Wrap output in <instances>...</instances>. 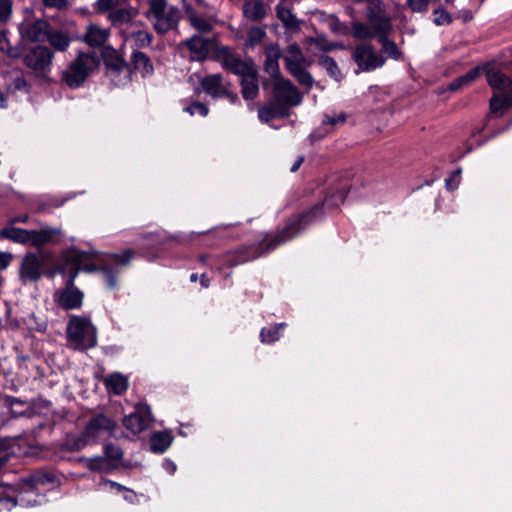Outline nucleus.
I'll return each mask as SVG.
<instances>
[{
	"mask_svg": "<svg viewBox=\"0 0 512 512\" xmlns=\"http://www.w3.org/2000/svg\"><path fill=\"white\" fill-rule=\"evenodd\" d=\"M97 64L95 53L79 52L75 60L63 71L62 80L69 87L77 88L83 84Z\"/></svg>",
	"mask_w": 512,
	"mask_h": 512,
	"instance_id": "6",
	"label": "nucleus"
},
{
	"mask_svg": "<svg viewBox=\"0 0 512 512\" xmlns=\"http://www.w3.org/2000/svg\"><path fill=\"white\" fill-rule=\"evenodd\" d=\"M266 32L260 27H252L247 34V41L249 45L254 46L265 38Z\"/></svg>",
	"mask_w": 512,
	"mask_h": 512,
	"instance_id": "44",
	"label": "nucleus"
},
{
	"mask_svg": "<svg viewBox=\"0 0 512 512\" xmlns=\"http://www.w3.org/2000/svg\"><path fill=\"white\" fill-rule=\"evenodd\" d=\"M109 36V29L95 23H90L86 28L83 40L91 47H101L105 45Z\"/></svg>",
	"mask_w": 512,
	"mask_h": 512,
	"instance_id": "20",
	"label": "nucleus"
},
{
	"mask_svg": "<svg viewBox=\"0 0 512 512\" xmlns=\"http://www.w3.org/2000/svg\"><path fill=\"white\" fill-rule=\"evenodd\" d=\"M0 236L20 244L30 243V230L17 227H6L0 231Z\"/></svg>",
	"mask_w": 512,
	"mask_h": 512,
	"instance_id": "32",
	"label": "nucleus"
},
{
	"mask_svg": "<svg viewBox=\"0 0 512 512\" xmlns=\"http://www.w3.org/2000/svg\"><path fill=\"white\" fill-rule=\"evenodd\" d=\"M433 15H434L433 22L437 26L448 25L452 21L450 14L444 9L434 10Z\"/></svg>",
	"mask_w": 512,
	"mask_h": 512,
	"instance_id": "46",
	"label": "nucleus"
},
{
	"mask_svg": "<svg viewBox=\"0 0 512 512\" xmlns=\"http://www.w3.org/2000/svg\"><path fill=\"white\" fill-rule=\"evenodd\" d=\"M386 35L387 34H380L379 37V41L382 44V52L389 58L398 60L401 57V52L397 45L393 41H390Z\"/></svg>",
	"mask_w": 512,
	"mask_h": 512,
	"instance_id": "37",
	"label": "nucleus"
},
{
	"mask_svg": "<svg viewBox=\"0 0 512 512\" xmlns=\"http://www.w3.org/2000/svg\"><path fill=\"white\" fill-rule=\"evenodd\" d=\"M28 219V216L27 215H24V216H21V217H17L13 220V222H26Z\"/></svg>",
	"mask_w": 512,
	"mask_h": 512,
	"instance_id": "62",
	"label": "nucleus"
},
{
	"mask_svg": "<svg viewBox=\"0 0 512 512\" xmlns=\"http://www.w3.org/2000/svg\"><path fill=\"white\" fill-rule=\"evenodd\" d=\"M12 258L11 253L0 251V270H5L10 265Z\"/></svg>",
	"mask_w": 512,
	"mask_h": 512,
	"instance_id": "53",
	"label": "nucleus"
},
{
	"mask_svg": "<svg viewBox=\"0 0 512 512\" xmlns=\"http://www.w3.org/2000/svg\"><path fill=\"white\" fill-rule=\"evenodd\" d=\"M61 230L52 227H42L39 230H30V243L39 247L47 243H56L59 241Z\"/></svg>",
	"mask_w": 512,
	"mask_h": 512,
	"instance_id": "21",
	"label": "nucleus"
},
{
	"mask_svg": "<svg viewBox=\"0 0 512 512\" xmlns=\"http://www.w3.org/2000/svg\"><path fill=\"white\" fill-rule=\"evenodd\" d=\"M106 453L113 459H119L122 456L121 451L118 448L112 446H106Z\"/></svg>",
	"mask_w": 512,
	"mask_h": 512,
	"instance_id": "57",
	"label": "nucleus"
},
{
	"mask_svg": "<svg viewBox=\"0 0 512 512\" xmlns=\"http://www.w3.org/2000/svg\"><path fill=\"white\" fill-rule=\"evenodd\" d=\"M366 17L376 33L388 34L392 28L390 18L386 16L380 0H367Z\"/></svg>",
	"mask_w": 512,
	"mask_h": 512,
	"instance_id": "12",
	"label": "nucleus"
},
{
	"mask_svg": "<svg viewBox=\"0 0 512 512\" xmlns=\"http://www.w3.org/2000/svg\"><path fill=\"white\" fill-rule=\"evenodd\" d=\"M48 24L45 21L37 20L33 23L22 24L20 32L23 37L33 42H40L47 39L49 33Z\"/></svg>",
	"mask_w": 512,
	"mask_h": 512,
	"instance_id": "19",
	"label": "nucleus"
},
{
	"mask_svg": "<svg viewBox=\"0 0 512 512\" xmlns=\"http://www.w3.org/2000/svg\"><path fill=\"white\" fill-rule=\"evenodd\" d=\"M97 252L95 250L81 251L75 247L64 250L61 254V264L49 276H53L56 272L64 274L70 270V274L66 281V286L59 289L54 294L55 302L65 310L78 309L82 306L83 292L74 286L75 278L79 270L94 271L93 266H88L87 262L95 258Z\"/></svg>",
	"mask_w": 512,
	"mask_h": 512,
	"instance_id": "1",
	"label": "nucleus"
},
{
	"mask_svg": "<svg viewBox=\"0 0 512 512\" xmlns=\"http://www.w3.org/2000/svg\"><path fill=\"white\" fill-rule=\"evenodd\" d=\"M108 18L113 24H123L132 20V14L126 9H116L109 13Z\"/></svg>",
	"mask_w": 512,
	"mask_h": 512,
	"instance_id": "40",
	"label": "nucleus"
},
{
	"mask_svg": "<svg viewBox=\"0 0 512 512\" xmlns=\"http://www.w3.org/2000/svg\"><path fill=\"white\" fill-rule=\"evenodd\" d=\"M10 459V453L7 448L4 446H0V470L5 466V464Z\"/></svg>",
	"mask_w": 512,
	"mask_h": 512,
	"instance_id": "55",
	"label": "nucleus"
},
{
	"mask_svg": "<svg viewBox=\"0 0 512 512\" xmlns=\"http://www.w3.org/2000/svg\"><path fill=\"white\" fill-rule=\"evenodd\" d=\"M308 216L302 215L297 217L293 222L289 223L283 231L275 236L272 240L268 242H263L258 245H252L247 248H243L240 251L239 260L235 262L233 265H237L239 263H243L249 260H253L264 254V252H269L275 249L278 245H281L288 240L294 238L301 230L302 223L306 224V218Z\"/></svg>",
	"mask_w": 512,
	"mask_h": 512,
	"instance_id": "3",
	"label": "nucleus"
},
{
	"mask_svg": "<svg viewBox=\"0 0 512 512\" xmlns=\"http://www.w3.org/2000/svg\"><path fill=\"white\" fill-rule=\"evenodd\" d=\"M127 41H130L132 46L136 48H144L150 46L152 42V35L144 30H139L130 33L126 37Z\"/></svg>",
	"mask_w": 512,
	"mask_h": 512,
	"instance_id": "35",
	"label": "nucleus"
},
{
	"mask_svg": "<svg viewBox=\"0 0 512 512\" xmlns=\"http://www.w3.org/2000/svg\"><path fill=\"white\" fill-rule=\"evenodd\" d=\"M243 13L250 20H261L266 15V7L262 0H245Z\"/></svg>",
	"mask_w": 512,
	"mask_h": 512,
	"instance_id": "27",
	"label": "nucleus"
},
{
	"mask_svg": "<svg viewBox=\"0 0 512 512\" xmlns=\"http://www.w3.org/2000/svg\"><path fill=\"white\" fill-rule=\"evenodd\" d=\"M486 78L495 91L490 99V113L502 115L512 106V80H510L497 66H486Z\"/></svg>",
	"mask_w": 512,
	"mask_h": 512,
	"instance_id": "2",
	"label": "nucleus"
},
{
	"mask_svg": "<svg viewBox=\"0 0 512 512\" xmlns=\"http://www.w3.org/2000/svg\"><path fill=\"white\" fill-rule=\"evenodd\" d=\"M189 22L191 26L199 32L207 33L212 30V24L208 20L197 14H191L189 16Z\"/></svg>",
	"mask_w": 512,
	"mask_h": 512,
	"instance_id": "39",
	"label": "nucleus"
},
{
	"mask_svg": "<svg viewBox=\"0 0 512 512\" xmlns=\"http://www.w3.org/2000/svg\"><path fill=\"white\" fill-rule=\"evenodd\" d=\"M242 95L246 100L254 99L259 92L257 69L241 76Z\"/></svg>",
	"mask_w": 512,
	"mask_h": 512,
	"instance_id": "23",
	"label": "nucleus"
},
{
	"mask_svg": "<svg viewBox=\"0 0 512 512\" xmlns=\"http://www.w3.org/2000/svg\"><path fill=\"white\" fill-rule=\"evenodd\" d=\"M106 63L114 71H122L126 68L125 61L120 57L109 58L106 60Z\"/></svg>",
	"mask_w": 512,
	"mask_h": 512,
	"instance_id": "50",
	"label": "nucleus"
},
{
	"mask_svg": "<svg viewBox=\"0 0 512 512\" xmlns=\"http://www.w3.org/2000/svg\"><path fill=\"white\" fill-rule=\"evenodd\" d=\"M486 66H496L495 64H485L482 67H475L468 71L465 75H462L450 83L449 89L455 91L462 86L472 83L475 79L480 76L481 71L486 73Z\"/></svg>",
	"mask_w": 512,
	"mask_h": 512,
	"instance_id": "31",
	"label": "nucleus"
},
{
	"mask_svg": "<svg viewBox=\"0 0 512 512\" xmlns=\"http://www.w3.org/2000/svg\"><path fill=\"white\" fill-rule=\"evenodd\" d=\"M67 340L75 350H86L97 343V331L90 318L73 315L67 325Z\"/></svg>",
	"mask_w": 512,
	"mask_h": 512,
	"instance_id": "4",
	"label": "nucleus"
},
{
	"mask_svg": "<svg viewBox=\"0 0 512 512\" xmlns=\"http://www.w3.org/2000/svg\"><path fill=\"white\" fill-rule=\"evenodd\" d=\"M431 0H407L406 4L414 13H425Z\"/></svg>",
	"mask_w": 512,
	"mask_h": 512,
	"instance_id": "45",
	"label": "nucleus"
},
{
	"mask_svg": "<svg viewBox=\"0 0 512 512\" xmlns=\"http://www.w3.org/2000/svg\"><path fill=\"white\" fill-rule=\"evenodd\" d=\"M281 56L280 48L277 45H270L265 48V70L271 75L279 72L278 59Z\"/></svg>",
	"mask_w": 512,
	"mask_h": 512,
	"instance_id": "29",
	"label": "nucleus"
},
{
	"mask_svg": "<svg viewBox=\"0 0 512 512\" xmlns=\"http://www.w3.org/2000/svg\"><path fill=\"white\" fill-rule=\"evenodd\" d=\"M152 421L150 407L146 404H138L135 411L123 419L124 427L136 435L147 429Z\"/></svg>",
	"mask_w": 512,
	"mask_h": 512,
	"instance_id": "14",
	"label": "nucleus"
},
{
	"mask_svg": "<svg viewBox=\"0 0 512 512\" xmlns=\"http://www.w3.org/2000/svg\"><path fill=\"white\" fill-rule=\"evenodd\" d=\"M118 3V0H97L96 9L99 12H106L113 7H115Z\"/></svg>",
	"mask_w": 512,
	"mask_h": 512,
	"instance_id": "51",
	"label": "nucleus"
},
{
	"mask_svg": "<svg viewBox=\"0 0 512 512\" xmlns=\"http://www.w3.org/2000/svg\"><path fill=\"white\" fill-rule=\"evenodd\" d=\"M108 392L121 395L128 388V379L120 373H112L104 379Z\"/></svg>",
	"mask_w": 512,
	"mask_h": 512,
	"instance_id": "26",
	"label": "nucleus"
},
{
	"mask_svg": "<svg viewBox=\"0 0 512 512\" xmlns=\"http://www.w3.org/2000/svg\"><path fill=\"white\" fill-rule=\"evenodd\" d=\"M201 285L204 288H207L209 286V279L207 278L206 274L201 275Z\"/></svg>",
	"mask_w": 512,
	"mask_h": 512,
	"instance_id": "61",
	"label": "nucleus"
},
{
	"mask_svg": "<svg viewBox=\"0 0 512 512\" xmlns=\"http://www.w3.org/2000/svg\"><path fill=\"white\" fill-rule=\"evenodd\" d=\"M52 58L53 52L48 47L37 46L26 56L25 61L27 66L40 71L51 64Z\"/></svg>",
	"mask_w": 512,
	"mask_h": 512,
	"instance_id": "18",
	"label": "nucleus"
},
{
	"mask_svg": "<svg viewBox=\"0 0 512 512\" xmlns=\"http://www.w3.org/2000/svg\"><path fill=\"white\" fill-rule=\"evenodd\" d=\"M201 87L204 92L213 98H227L231 103H236L238 100L237 94L228 89L227 84L224 82L221 74H210L203 77L200 81Z\"/></svg>",
	"mask_w": 512,
	"mask_h": 512,
	"instance_id": "13",
	"label": "nucleus"
},
{
	"mask_svg": "<svg viewBox=\"0 0 512 512\" xmlns=\"http://www.w3.org/2000/svg\"><path fill=\"white\" fill-rule=\"evenodd\" d=\"M131 60L134 69L137 72H139L143 77L149 76L153 73V64L150 58L145 53L140 51H134Z\"/></svg>",
	"mask_w": 512,
	"mask_h": 512,
	"instance_id": "28",
	"label": "nucleus"
},
{
	"mask_svg": "<svg viewBox=\"0 0 512 512\" xmlns=\"http://www.w3.org/2000/svg\"><path fill=\"white\" fill-rule=\"evenodd\" d=\"M123 492H124V499L127 502H129L131 504H134L137 502V495L133 490L126 487Z\"/></svg>",
	"mask_w": 512,
	"mask_h": 512,
	"instance_id": "56",
	"label": "nucleus"
},
{
	"mask_svg": "<svg viewBox=\"0 0 512 512\" xmlns=\"http://www.w3.org/2000/svg\"><path fill=\"white\" fill-rule=\"evenodd\" d=\"M49 254L39 253H26L20 263L19 279L23 284L28 282H37L43 274L45 261Z\"/></svg>",
	"mask_w": 512,
	"mask_h": 512,
	"instance_id": "8",
	"label": "nucleus"
},
{
	"mask_svg": "<svg viewBox=\"0 0 512 512\" xmlns=\"http://www.w3.org/2000/svg\"><path fill=\"white\" fill-rule=\"evenodd\" d=\"M198 280V275L196 273L191 274L190 281L196 282Z\"/></svg>",
	"mask_w": 512,
	"mask_h": 512,
	"instance_id": "64",
	"label": "nucleus"
},
{
	"mask_svg": "<svg viewBox=\"0 0 512 512\" xmlns=\"http://www.w3.org/2000/svg\"><path fill=\"white\" fill-rule=\"evenodd\" d=\"M185 44L190 51V58L192 60L203 61L208 57L214 43L211 39L203 38L200 35H193L185 41Z\"/></svg>",
	"mask_w": 512,
	"mask_h": 512,
	"instance_id": "17",
	"label": "nucleus"
},
{
	"mask_svg": "<svg viewBox=\"0 0 512 512\" xmlns=\"http://www.w3.org/2000/svg\"><path fill=\"white\" fill-rule=\"evenodd\" d=\"M101 484L109 486L111 489H117L120 492L124 491L126 488L125 486L111 480H103Z\"/></svg>",
	"mask_w": 512,
	"mask_h": 512,
	"instance_id": "58",
	"label": "nucleus"
},
{
	"mask_svg": "<svg viewBox=\"0 0 512 512\" xmlns=\"http://www.w3.org/2000/svg\"><path fill=\"white\" fill-rule=\"evenodd\" d=\"M86 466L93 471H100L103 468L104 459L102 457L86 459Z\"/></svg>",
	"mask_w": 512,
	"mask_h": 512,
	"instance_id": "52",
	"label": "nucleus"
},
{
	"mask_svg": "<svg viewBox=\"0 0 512 512\" xmlns=\"http://www.w3.org/2000/svg\"><path fill=\"white\" fill-rule=\"evenodd\" d=\"M374 34H377L369 26L356 22L353 24V35L360 39L372 38Z\"/></svg>",
	"mask_w": 512,
	"mask_h": 512,
	"instance_id": "43",
	"label": "nucleus"
},
{
	"mask_svg": "<svg viewBox=\"0 0 512 512\" xmlns=\"http://www.w3.org/2000/svg\"><path fill=\"white\" fill-rule=\"evenodd\" d=\"M284 61L287 70L299 82V84L307 89H310L313 86V78L306 70L309 62L296 43L288 45L284 54Z\"/></svg>",
	"mask_w": 512,
	"mask_h": 512,
	"instance_id": "7",
	"label": "nucleus"
},
{
	"mask_svg": "<svg viewBox=\"0 0 512 512\" xmlns=\"http://www.w3.org/2000/svg\"><path fill=\"white\" fill-rule=\"evenodd\" d=\"M148 5L146 17L157 33L165 34L177 26L180 12L176 7L168 5L166 0H148Z\"/></svg>",
	"mask_w": 512,
	"mask_h": 512,
	"instance_id": "5",
	"label": "nucleus"
},
{
	"mask_svg": "<svg viewBox=\"0 0 512 512\" xmlns=\"http://www.w3.org/2000/svg\"><path fill=\"white\" fill-rule=\"evenodd\" d=\"M163 467L169 474H174L176 471V464L169 459L164 460Z\"/></svg>",
	"mask_w": 512,
	"mask_h": 512,
	"instance_id": "59",
	"label": "nucleus"
},
{
	"mask_svg": "<svg viewBox=\"0 0 512 512\" xmlns=\"http://www.w3.org/2000/svg\"><path fill=\"white\" fill-rule=\"evenodd\" d=\"M325 21L333 33L337 35H344L347 33V27L341 23L336 16L328 15L326 16Z\"/></svg>",
	"mask_w": 512,
	"mask_h": 512,
	"instance_id": "42",
	"label": "nucleus"
},
{
	"mask_svg": "<svg viewBox=\"0 0 512 512\" xmlns=\"http://www.w3.org/2000/svg\"><path fill=\"white\" fill-rule=\"evenodd\" d=\"M303 45L306 50L313 55H317L319 52H326L335 49L338 45L332 42H329L325 37H310L306 38L303 41Z\"/></svg>",
	"mask_w": 512,
	"mask_h": 512,
	"instance_id": "25",
	"label": "nucleus"
},
{
	"mask_svg": "<svg viewBox=\"0 0 512 512\" xmlns=\"http://www.w3.org/2000/svg\"><path fill=\"white\" fill-rule=\"evenodd\" d=\"M347 120L345 112H338L333 115L325 114L322 120L323 125H330L331 127L342 126Z\"/></svg>",
	"mask_w": 512,
	"mask_h": 512,
	"instance_id": "41",
	"label": "nucleus"
},
{
	"mask_svg": "<svg viewBox=\"0 0 512 512\" xmlns=\"http://www.w3.org/2000/svg\"><path fill=\"white\" fill-rule=\"evenodd\" d=\"M185 111L188 112L190 115L199 114L201 116H207L208 114L207 106L200 102H194L189 107H186Z\"/></svg>",
	"mask_w": 512,
	"mask_h": 512,
	"instance_id": "49",
	"label": "nucleus"
},
{
	"mask_svg": "<svg viewBox=\"0 0 512 512\" xmlns=\"http://www.w3.org/2000/svg\"><path fill=\"white\" fill-rule=\"evenodd\" d=\"M285 326V323L276 324L269 328H263L260 333V338L263 343H272L280 338V329Z\"/></svg>",
	"mask_w": 512,
	"mask_h": 512,
	"instance_id": "38",
	"label": "nucleus"
},
{
	"mask_svg": "<svg viewBox=\"0 0 512 512\" xmlns=\"http://www.w3.org/2000/svg\"><path fill=\"white\" fill-rule=\"evenodd\" d=\"M25 483L31 490H48L54 487L58 481L54 474L37 472L25 479Z\"/></svg>",
	"mask_w": 512,
	"mask_h": 512,
	"instance_id": "22",
	"label": "nucleus"
},
{
	"mask_svg": "<svg viewBox=\"0 0 512 512\" xmlns=\"http://www.w3.org/2000/svg\"><path fill=\"white\" fill-rule=\"evenodd\" d=\"M461 174L462 170L461 168H458L445 180V185L448 190H455L458 188L461 181Z\"/></svg>",
	"mask_w": 512,
	"mask_h": 512,
	"instance_id": "47",
	"label": "nucleus"
},
{
	"mask_svg": "<svg viewBox=\"0 0 512 512\" xmlns=\"http://www.w3.org/2000/svg\"><path fill=\"white\" fill-rule=\"evenodd\" d=\"M303 162V157H299L296 162L293 164V166L291 167V172H295L299 169V167L301 166Z\"/></svg>",
	"mask_w": 512,
	"mask_h": 512,
	"instance_id": "60",
	"label": "nucleus"
},
{
	"mask_svg": "<svg viewBox=\"0 0 512 512\" xmlns=\"http://www.w3.org/2000/svg\"><path fill=\"white\" fill-rule=\"evenodd\" d=\"M216 57L224 69L240 77L256 68L252 60L241 59L228 47H219Z\"/></svg>",
	"mask_w": 512,
	"mask_h": 512,
	"instance_id": "10",
	"label": "nucleus"
},
{
	"mask_svg": "<svg viewBox=\"0 0 512 512\" xmlns=\"http://www.w3.org/2000/svg\"><path fill=\"white\" fill-rule=\"evenodd\" d=\"M43 3L47 7L63 9L67 5V0H43Z\"/></svg>",
	"mask_w": 512,
	"mask_h": 512,
	"instance_id": "54",
	"label": "nucleus"
},
{
	"mask_svg": "<svg viewBox=\"0 0 512 512\" xmlns=\"http://www.w3.org/2000/svg\"><path fill=\"white\" fill-rule=\"evenodd\" d=\"M173 437L169 432H156L151 435L150 447L154 453H164L172 444Z\"/></svg>",
	"mask_w": 512,
	"mask_h": 512,
	"instance_id": "30",
	"label": "nucleus"
},
{
	"mask_svg": "<svg viewBox=\"0 0 512 512\" xmlns=\"http://www.w3.org/2000/svg\"><path fill=\"white\" fill-rule=\"evenodd\" d=\"M289 115V111L285 110V107L279 106L275 101L267 106H264L259 109L258 116L259 119L265 123L276 117H287Z\"/></svg>",
	"mask_w": 512,
	"mask_h": 512,
	"instance_id": "34",
	"label": "nucleus"
},
{
	"mask_svg": "<svg viewBox=\"0 0 512 512\" xmlns=\"http://www.w3.org/2000/svg\"><path fill=\"white\" fill-rule=\"evenodd\" d=\"M12 14V0H0V23L8 21Z\"/></svg>",
	"mask_w": 512,
	"mask_h": 512,
	"instance_id": "48",
	"label": "nucleus"
},
{
	"mask_svg": "<svg viewBox=\"0 0 512 512\" xmlns=\"http://www.w3.org/2000/svg\"><path fill=\"white\" fill-rule=\"evenodd\" d=\"M135 252L131 249L125 250L121 254H112L109 256V265L102 267L104 279L109 288L113 289L117 285L116 272L120 266L128 265L134 257Z\"/></svg>",
	"mask_w": 512,
	"mask_h": 512,
	"instance_id": "15",
	"label": "nucleus"
},
{
	"mask_svg": "<svg viewBox=\"0 0 512 512\" xmlns=\"http://www.w3.org/2000/svg\"><path fill=\"white\" fill-rule=\"evenodd\" d=\"M344 199H345V193H344V192H341V193H339V194H338V196H337V200H336V201H337V203H338V202H343V201H344Z\"/></svg>",
	"mask_w": 512,
	"mask_h": 512,
	"instance_id": "63",
	"label": "nucleus"
},
{
	"mask_svg": "<svg viewBox=\"0 0 512 512\" xmlns=\"http://www.w3.org/2000/svg\"><path fill=\"white\" fill-rule=\"evenodd\" d=\"M353 60L359 71L368 72L380 68L385 63V58L378 54L369 44H360L353 49Z\"/></svg>",
	"mask_w": 512,
	"mask_h": 512,
	"instance_id": "11",
	"label": "nucleus"
},
{
	"mask_svg": "<svg viewBox=\"0 0 512 512\" xmlns=\"http://www.w3.org/2000/svg\"><path fill=\"white\" fill-rule=\"evenodd\" d=\"M115 426L116 424L111 418L103 414H98L92 417L87 423L85 436L90 439H95L104 435H110Z\"/></svg>",
	"mask_w": 512,
	"mask_h": 512,
	"instance_id": "16",
	"label": "nucleus"
},
{
	"mask_svg": "<svg viewBox=\"0 0 512 512\" xmlns=\"http://www.w3.org/2000/svg\"><path fill=\"white\" fill-rule=\"evenodd\" d=\"M319 64L327 71V73L336 81L342 78L341 71L335 60L329 56H322L319 59Z\"/></svg>",
	"mask_w": 512,
	"mask_h": 512,
	"instance_id": "36",
	"label": "nucleus"
},
{
	"mask_svg": "<svg viewBox=\"0 0 512 512\" xmlns=\"http://www.w3.org/2000/svg\"><path fill=\"white\" fill-rule=\"evenodd\" d=\"M274 101L288 111L290 107L297 106L302 101V95L288 79H277L273 87Z\"/></svg>",
	"mask_w": 512,
	"mask_h": 512,
	"instance_id": "9",
	"label": "nucleus"
},
{
	"mask_svg": "<svg viewBox=\"0 0 512 512\" xmlns=\"http://www.w3.org/2000/svg\"><path fill=\"white\" fill-rule=\"evenodd\" d=\"M47 40L55 51L64 52L71 43V37L67 31L61 29H51L47 34Z\"/></svg>",
	"mask_w": 512,
	"mask_h": 512,
	"instance_id": "24",
	"label": "nucleus"
},
{
	"mask_svg": "<svg viewBox=\"0 0 512 512\" xmlns=\"http://www.w3.org/2000/svg\"><path fill=\"white\" fill-rule=\"evenodd\" d=\"M286 1L287 0H281L276 6L277 17L286 28L297 29L299 28V21L291 12L290 8L285 6Z\"/></svg>",
	"mask_w": 512,
	"mask_h": 512,
	"instance_id": "33",
	"label": "nucleus"
}]
</instances>
